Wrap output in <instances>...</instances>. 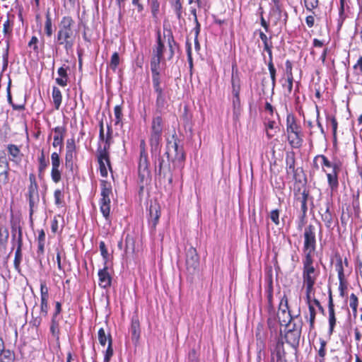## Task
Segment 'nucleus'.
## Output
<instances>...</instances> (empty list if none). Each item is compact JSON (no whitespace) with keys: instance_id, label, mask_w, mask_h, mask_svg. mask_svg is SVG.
I'll use <instances>...</instances> for the list:
<instances>
[{"instance_id":"22","label":"nucleus","mask_w":362,"mask_h":362,"mask_svg":"<svg viewBox=\"0 0 362 362\" xmlns=\"http://www.w3.org/2000/svg\"><path fill=\"white\" fill-rule=\"evenodd\" d=\"M255 337L257 341V346L258 350V358H261V353L266 348L267 333L264 330V325L261 322L258 323L256 327Z\"/></svg>"},{"instance_id":"56","label":"nucleus","mask_w":362,"mask_h":362,"mask_svg":"<svg viewBox=\"0 0 362 362\" xmlns=\"http://www.w3.org/2000/svg\"><path fill=\"white\" fill-rule=\"evenodd\" d=\"M320 348L317 351V354L320 357V362H325V357L326 356V346H327V341L322 338H320Z\"/></svg>"},{"instance_id":"5","label":"nucleus","mask_w":362,"mask_h":362,"mask_svg":"<svg viewBox=\"0 0 362 362\" xmlns=\"http://www.w3.org/2000/svg\"><path fill=\"white\" fill-rule=\"evenodd\" d=\"M287 140L293 148H299L303 143V132L300 122L293 113L286 115V120Z\"/></svg>"},{"instance_id":"59","label":"nucleus","mask_w":362,"mask_h":362,"mask_svg":"<svg viewBox=\"0 0 362 362\" xmlns=\"http://www.w3.org/2000/svg\"><path fill=\"white\" fill-rule=\"evenodd\" d=\"M267 302H268V311L272 312L274 310V306L273 303V288L272 284L269 285L267 290Z\"/></svg>"},{"instance_id":"35","label":"nucleus","mask_w":362,"mask_h":362,"mask_svg":"<svg viewBox=\"0 0 362 362\" xmlns=\"http://www.w3.org/2000/svg\"><path fill=\"white\" fill-rule=\"evenodd\" d=\"M37 173H38V177L40 178H42L45 175V172L47 169V168L49 165V161L47 158H46L45 153L44 152V150L42 149L40 152V154L37 157Z\"/></svg>"},{"instance_id":"29","label":"nucleus","mask_w":362,"mask_h":362,"mask_svg":"<svg viewBox=\"0 0 362 362\" xmlns=\"http://www.w3.org/2000/svg\"><path fill=\"white\" fill-rule=\"evenodd\" d=\"M107 264L98 271L99 286L103 288H107L111 286L112 277L107 271Z\"/></svg>"},{"instance_id":"25","label":"nucleus","mask_w":362,"mask_h":362,"mask_svg":"<svg viewBox=\"0 0 362 362\" xmlns=\"http://www.w3.org/2000/svg\"><path fill=\"white\" fill-rule=\"evenodd\" d=\"M286 174L293 175V179L297 182V169L296 168V153L293 151L287 152L286 154Z\"/></svg>"},{"instance_id":"48","label":"nucleus","mask_w":362,"mask_h":362,"mask_svg":"<svg viewBox=\"0 0 362 362\" xmlns=\"http://www.w3.org/2000/svg\"><path fill=\"white\" fill-rule=\"evenodd\" d=\"M23 243H17L16 245V250L15 252V257L13 260V264L16 270L20 271L21 267V263L22 261L23 254H22V247H23Z\"/></svg>"},{"instance_id":"2","label":"nucleus","mask_w":362,"mask_h":362,"mask_svg":"<svg viewBox=\"0 0 362 362\" xmlns=\"http://www.w3.org/2000/svg\"><path fill=\"white\" fill-rule=\"evenodd\" d=\"M302 279L303 286L305 289V298L308 300L310 296H315V285L320 274V269L317 264H315L314 257L302 259Z\"/></svg>"},{"instance_id":"21","label":"nucleus","mask_w":362,"mask_h":362,"mask_svg":"<svg viewBox=\"0 0 362 362\" xmlns=\"http://www.w3.org/2000/svg\"><path fill=\"white\" fill-rule=\"evenodd\" d=\"M66 127L65 125L57 126L52 129L54 133L52 146L54 148L59 147L61 152L64 146V140L66 134Z\"/></svg>"},{"instance_id":"15","label":"nucleus","mask_w":362,"mask_h":362,"mask_svg":"<svg viewBox=\"0 0 362 362\" xmlns=\"http://www.w3.org/2000/svg\"><path fill=\"white\" fill-rule=\"evenodd\" d=\"M11 168L9 160L7 159L6 153H0V189L6 187L11 182Z\"/></svg>"},{"instance_id":"28","label":"nucleus","mask_w":362,"mask_h":362,"mask_svg":"<svg viewBox=\"0 0 362 362\" xmlns=\"http://www.w3.org/2000/svg\"><path fill=\"white\" fill-rule=\"evenodd\" d=\"M328 313H329V334L332 335L334 332V329L336 325V316L334 311V304L332 298V293L329 295L328 300Z\"/></svg>"},{"instance_id":"49","label":"nucleus","mask_w":362,"mask_h":362,"mask_svg":"<svg viewBox=\"0 0 362 362\" xmlns=\"http://www.w3.org/2000/svg\"><path fill=\"white\" fill-rule=\"evenodd\" d=\"M52 96L55 110H58L62 105V94L61 90L56 86L52 88Z\"/></svg>"},{"instance_id":"46","label":"nucleus","mask_w":362,"mask_h":362,"mask_svg":"<svg viewBox=\"0 0 362 362\" xmlns=\"http://www.w3.org/2000/svg\"><path fill=\"white\" fill-rule=\"evenodd\" d=\"M44 31L45 34L47 37H50L52 36L54 29L52 23V20L51 18V14L49 11L46 13L45 15V21L44 25Z\"/></svg>"},{"instance_id":"41","label":"nucleus","mask_w":362,"mask_h":362,"mask_svg":"<svg viewBox=\"0 0 362 362\" xmlns=\"http://www.w3.org/2000/svg\"><path fill=\"white\" fill-rule=\"evenodd\" d=\"M296 201L300 204L301 214H307L308 211V199L309 196V191L304 189L299 196H297L295 192Z\"/></svg>"},{"instance_id":"62","label":"nucleus","mask_w":362,"mask_h":362,"mask_svg":"<svg viewBox=\"0 0 362 362\" xmlns=\"http://www.w3.org/2000/svg\"><path fill=\"white\" fill-rule=\"evenodd\" d=\"M99 248L100 251V255L104 260V264H107V262L109 259V253L104 241L100 242Z\"/></svg>"},{"instance_id":"44","label":"nucleus","mask_w":362,"mask_h":362,"mask_svg":"<svg viewBox=\"0 0 362 362\" xmlns=\"http://www.w3.org/2000/svg\"><path fill=\"white\" fill-rule=\"evenodd\" d=\"M98 337L100 344L102 346H105L106 344L110 343V341L112 342V337L109 331H105L104 328L101 327L98 329Z\"/></svg>"},{"instance_id":"9","label":"nucleus","mask_w":362,"mask_h":362,"mask_svg":"<svg viewBox=\"0 0 362 362\" xmlns=\"http://www.w3.org/2000/svg\"><path fill=\"white\" fill-rule=\"evenodd\" d=\"M149 160L148 153H139L138 162V176L139 184V194L144 191V187L150 184L151 180V171L149 170Z\"/></svg>"},{"instance_id":"12","label":"nucleus","mask_w":362,"mask_h":362,"mask_svg":"<svg viewBox=\"0 0 362 362\" xmlns=\"http://www.w3.org/2000/svg\"><path fill=\"white\" fill-rule=\"evenodd\" d=\"M277 317L281 326L300 319V311H298V313L296 315H291L286 294H284L280 300Z\"/></svg>"},{"instance_id":"17","label":"nucleus","mask_w":362,"mask_h":362,"mask_svg":"<svg viewBox=\"0 0 362 362\" xmlns=\"http://www.w3.org/2000/svg\"><path fill=\"white\" fill-rule=\"evenodd\" d=\"M186 269L190 274H194L199 267V256L196 248L190 247L186 253Z\"/></svg>"},{"instance_id":"7","label":"nucleus","mask_w":362,"mask_h":362,"mask_svg":"<svg viewBox=\"0 0 362 362\" xmlns=\"http://www.w3.org/2000/svg\"><path fill=\"white\" fill-rule=\"evenodd\" d=\"M316 232L317 228L313 224L310 223L305 227L303 233V258L314 257L317 248Z\"/></svg>"},{"instance_id":"43","label":"nucleus","mask_w":362,"mask_h":362,"mask_svg":"<svg viewBox=\"0 0 362 362\" xmlns=\"http://www.w3.org/2000/svg\"><path fill=\"white\" fill-rule=\"evenodd\" d=\"M354 82L362 86V56H360L356 63L353 66Z\"/></svg>"},{"instance_id":"54","label":"nucleus","mask_w":362,"mask_h":362,"mask_svg":"<svg viewBox=\"0 0 362 362\" xmlns=\"http://www.w3.org/2000/svg\"><path fill=\"white\" fill-rule=\"evenodd\" d=\"M124 103V101H122V103L120 105H117L114 107V115L115 117V124H119L122 122V118H123V107L122 105Z\"/></svg>"},{"instance_id":"20","label":"nucleus","mask_w":362,"mask_h":362,"mask_svg":"<svg viewBox=\"0 0 362 362\" xmlns=\"http://www.w3.org/2000/svg\"><path fill=\"white\" fill-rule=\"evenodd\" d=\"M49 288L45 281H40V314L43 317H47L49 312Z\"/></svg>"},{"instance_id":"38","label":"nucleus","mask_w":362,"mask_h":362,"mask_svg":"<svg viewBox=\"0 0 362 362\" xmlns=\"http://www.w3.org/2000/svg\"><path fill=\"white\" fill-rule=\"evenodd\" d=\"M164 37H167L168 42V59L171 60L175 54V49L176 47H178V44L175 40L173 33L170 30H168V35H164Z\"/></svg>"},{"instance_id":"60","label":"nucleus","mask_w":362,"mask_h":362,"mask_svg":"<svg viewBox=\"0 0 362 362\" xmlns=\"http://www.w3.org/2000/svg\"><path fill=\"white\" fill-rule=\"evenodd\" d=\"M120 62L118 52H115L111 57L110 62V67L112 71H116Z\"/></svg>"},{"instance_id":"6","label":"nucleus","mask_w":362,"mask_h":362,"mask_svg":"<svg viewBox=\"0 0 362 362\" xmlns=\"http://www.w3.org/2000/svg\"><path fill=\"white\" fill-rule=\"evenodd\" d=\"M165 47L160 30L157 32L156 43L153 47L150 65L152 76H160V64L164 62Z\"/></svg>"},{"instance_id":"50","label":"nucleus","mask_w":362,"mask_h":362,"mask_svg":"<svg viewBox=\"0 0 362 362\" xmlns=\"http://www.w3.org/2000/svg\"><path fill=\"white\" fill-rule=\"evenodd\" d=\"M15 352L10 349H4L0 352V362H15Z\"/></svg>"},{"instance_id":"36","label":"nucleus","mask_w":362,"mask_h":362,"mask_svg":"<svg viewBox=\"0 0 362 362\" xmlns=\"http://www.w3.org/2000/svg\"><path fill=\"white\" fill-rule=\"evenodd\" d=\"M230 100L232 103L233 119L238 121L243 110L240 95H230Z\"/></svg>"},{"instance_id":"63","label":"nucleus","mask_w":362,"mask_h":362,"mask_svg":"<svg viewBox=\"0 0 362 362\" xmlns=\"http://www.w3.org/2000/svg\"><path fill=\"white\" fill-rule=\"evenodd\" d=\"M304 6L307 11H313L318 8L319 0H303Z\"/></svg>"},{"instance_id":"18","label":"nucleus","mask_w":362,"mask_h":362,"mask_svg":"<svg viewBox=\"0 0 362 362\" xmlns=\"http://www.w3.org/2000/svg\"><path fill=\"white\" fill-rule=\"evenodd\" d=\"M51 179L53 182L59 183L62 180V161L59 153L52 152L51 154Z\"/></svg>"},{"instance_id":"51","label":"nucleus","mask_w":362,"mask_h":362,"mask_svg":"<svg viewBox=\"0 0 362 362\" xmlns=\"http://www.w3.org/2000/svg\"><path fill=\"white\" fill-rule=\"evenodd\" d=\"M54 204L61 208L65 206L64 194L62 189H56L54 192Z\"/></svg>"},{"instance_id":"23","label":"nucleus","mask_w":362,"mask_h":362,"mask_svg":"<svg viewBox=\"0 0 362 362\" xmlns=\"http://www.w3.org/2000/svg\"><path fill=\"white\" fill-rule=\"evenodd\" d=\"M231 95H240L241 80L236 64L232 66L231 73Z\"/></svg>"},{"instance_id":"10","label":"nucleus","mask_w":362,"mask_h":362,"mask_svg":"<svg viewBox=\"0 0 362 362\" xmlns=\"http://www.w3.org/2000/svg\"><path fill=\"white\" fill-rule=\"evenodd\" d=\"M163 120L160 115H155L151 121L149 144L151 151H156L162 140Z\"/></svg>"},{"instance_id":"19","label":"nucleus","mask_w":362,"mask_h":362,"mask_svg":"<svg viewBox=\"0 0 362 362\" xmlns=\"http://www.w3.org/2000/svg\"><path fill=\"white\" fill-rule=\"evenodd\" d=\"M39 187H28L25 197L29 203V217L33 221V216L40 202Z\"/></svg>"},{"instance_id":"40","label":"nucleus","mask_w":362,"mask_h":362,"mask_svg":"<svg viewBox=\"0 0 362 362\" xmlns=\"http://www.w3.org/2000/svg\"><path fill=\"white\" fill-rule=\"evenodd\" d=\"M14 21L8 17L3 24V34L7 43H8L13 37Z\"/></svg>"},{"instance_id":"4","label":"nucleus","mask_w":362,"mask_h":362,"mask_svg":"<svg viewBox=\"0 0 362 362\" xmlns=\"http://www.w3.org/2000/svg\"><path fill=\"white\" fill-rule=\"evenodd\" d=\"M343 168V162L337 156L332 160L323 157L322 171L326 175L327 185L332 192L337 191L339 186V175Z\"/></svg>"},{"instance_id":"16","label":"nucleus","mask_w":362,"mask_h":362,"mask_svg":"<svg viewBox=\"0 0 362 362\" xmlns=\"http://www.w3.org/2000/svg\"><path fill=\"white\" fill-rule=\"evenodd\" d=\"M335 269L337 272L338 279L340 285H342L346 281V274H350L352 272V268L349 264L347 257L343 259L340 255L336 256Z\"/></svg>"},{"instance_id":"64","label":"nucleus","mask_w":362,"mask_h":362,"mask_svg":"<svg viewBox=\"0 0 362 362\" xmlns=\"http://www.w3.org/2000/svg\"><path fill=\"white\" fill-rule=\"evenodd\" d=\"M173 9L176 13L177 19H180L182 17V6L181 4L180 0H173Z\"/></svg>"},{"instance_id":"32","label":"nucleus","mask_w":362,"mask_h":362,"mask_svg":"<svg viewBox=\"0 0 362 362\" xmlns=\"http://www.w3.org/2000/svg\"><path fill=\"white\" fill-rule=\"evenodd\" d=\"M276 339L273 348H271L272 355H274L276 358V361H281L285 356L284 345V341L279 337H275Z\"/></svg>"},{"instance_id":"26","label":"nucleus","mask_w":362,"mask_h":362,"mask_svg":"<svg viewBox=\"0 0 362 362\" xmlns=\"http://www.w3.org/2000/svg\"><path fill=\"white\" fill-rule=\"evenodd\" d=\"M322 221L325 223L327 229H333L332 225L334 217L330 211V204L327 202L324 207H321L319 211Z\"/></svg>"},{"instance_id":"58","label":"nucleus","mask_w":362,"mask_h":362,"mask_svg":"<svg viewBox=\"0 0 362 362\" xmlns=\"http://www.w3.org/2000/svg\"><path fill=\"white\" fill-rule=\"evenodd\" d=\"M267 326L269 329L270 330L271 337H272L273 334H274L275 337H278V325L275 319L269 317L267 319Z\"/></svg>"},{"instance_id":"14","label":"nucleus","mask_w":362,"mask_h":362,"mask_svg":"<svg viewBox=\"0 0 362 362\" xmlns=\"http://www.w3.org/2000/svg\"><path fill=\"white\" fill-rule=\"evenodd\" d=\"M110 149L102 148L101 145H99L97 148V159L99 164L100 174L103 177H107V169L112 171Z\"/></svg>"},{"instance_id":"57","label":"nucleus","mask_w":362,"mask_h":362,"mask_svg":"<svg viewBox=\"0 0 362 362\" xmlns=\"http://www.w3.org/2000/svg\"><path fill=\"white\" fill-rule=\"evenodd\" d=\"M257 32L258 33L259 38L263 43L264 47L273 45L272 36L268 37L266 35V32H264L262 30H257Z\"/></svg>"},{"instance_id":"30","label":"nucleus","mask_w":362,"mask_h":362,"mask_svg":"<svg viewBox=\"0 0 362 362\" xmlns=\"http://www.w3.org/2000/svg\"><path fill=\"white\" fill-rule=\"evenodd\" d=\"M62 320V317H53L51 316L49 332L54 339L59 344V336L61 333L60 329V322Z\"/></svg>"},{"instance_id":"42","label":"nucleus","mask_w":362,"mask_h":362,"mask_svg":"<svg viewBox=\"0 0 362 362\" xmlns=\"http://www.w3.org/2000/svg\"><path fill=\"white\" fill-rule=\"evenodd\" d=\"M7 100L8 103L11 105L13 110L24 111L25 110L26 98L23 97L20 104H16L13 102L11 93V82L8 83L7 87Z\"/></svg>"},{"instance_id":"3","label":"nucleus","mask_w":362,"mask_h":362,"mask_svg":"<svg viewBox=\"0 0 362 362\" xmlns=\"http://www.w3.org/2000/svg\"><path fill=\"white\" fill-rule=\"evenodd\" d=\"M181 141L177 137L175 132L170 138L166 141V151L165 154L168 161L173 164V170L182 169L185 161V153L183 146L180 144Z\"/></svg>"},{"instance_id":"1","label":"nucleus","mask_w":362,"mask_h":362,"mask_svg":"<svg viewBox=\"0 0 362 362\" xmlns=\"http://www.w3.org/2000/svg\"><path fill=\"white\" fill-rule=\"evenodd\" d=\"M78 34L79 29L75 20L71 16H64L58 23L54 45L56 47H62L69 53L73 49Z\"/></svg>"},{"instance_id":"33","label":"nucleus","mask_w":362,"mask_h":362,"mask_svg":"<svg viewBox=\"0 0 362 362\" xmlns=\"http://www.w3.org/2000/svg\"><path fill=\"white\" fill-rule=\"evenodd\" d=\"M346 12L350 11V6L346 3V1H339V17L337 18V30H339L345 20L348 16L346 14Z\"/></svg>"},{"instance_id":"39","label":"nucleus","mask_w":362,"mask_h":362,"mask_svg":"<svg viewBox=\"0 0 362 362\" xmlns=\"http://www.w3.org/2000/svg\"><path fill=\"white\" fill-rule=\"evenodd\" d=\"M68 69L69 66L65 65L58 69L57 74L59 75V77H57L55 79V81L59 86L62 87H65L67 86L69 81V76L67 74Z\"/></svg>"},{"instance_id":"37","label":"nucleus","mask_w":362,"mask_h":362,"mask_svg":"<svg viewBox=\"0 0 362 362\" xmlns=\"http://www.w3.org/2000/svg\"><path fill=\"white\" fill-rule=\"evenodd\" d=\"M312 297L313 296H310L309 300L305 298L306 303L308 306V315L305 316V319L309 322V327H310V331L314 329V328H315V318H316V315H317L315 308L313 306V305L312 304Z\"/></svg>"},{"instance_id":"31","label":"nucleus","mask_w":362,"mask_h":362,"mask_svg":"<svg viewBox=\"0 0 362 362\" xmlns=\"http://www.w3.org/2000/svg\"><path fill=\"white\" fill-rule=\"evenodd\" d=\"M11 229L12 241H16V243H23V230L19 220L11 221Z\"/></svg>"},{"instance_id":"61","label":"nucleus","mask_w":362,"mask_h":362,"mask_svg":"<svg viewBox=\"0 0 362 362\" xmlns=\"http://www.w3.org/2000/svg\"><path fill=\"white\" fill-rule=\"evenodd\" d=\"M114 354V350L112 347V342L110 341V343L107 344V347L105 351H103L104 362H110L111 360V358L112 357Z\"/></svg>"},{"instance_id":"52","label":"nucleus","mask_w":362,"mask_h":362,"mask_svg":"<svg viewBox=\"0 0 362 362\" xmlns=\"http://www.w3.org/2000/svg\"><path fill=\"white\" fill-rule=\"evenodd\" d=\"M132 337L138 339L140 335V323L137 317H133L131 323Z\"/></svg>"},{"instance_id":"27","label":"nucleus","mask_w":362,"mask_h":362,"mask_svg":"<svg viewBox=\"0 0 362 362\" xmlns=\"http://www.w3.org/2000/svg\"><path fill=\"white\" fill-rule=\"evenodd\" d=\"M275 16V20L274 21V25H277L278 22L282 21L284 24H286L288 21V13L283 8L281 3L274 4V7L270 12V16Z\"/></svg>"},{"instance_id":"11","label":"nucleus","mask_w":362,"mask_h":362,"mask_svg":"<svg viewBox=\"0 0 362 362\" xmlns=\"http://www.w3.org/2000/svg\"><path fill=\"white\" fill-rule=\"evenodd\" d=\"M285 326L284 338L287 344L292 347H296L299 344L303 322L301 318L292 322L284 325Z\"/></svg>"},{"instance_id":"24","label":"nucleus","mask_w":362,"mask_h":362,"mask_svg":"<svg viewBox=\"0 0 362 362\" xmlns=\"http://www.w3.org/2000/svg\"><path fill=\"white\" fill-rule=\"evenodd\" d=\"M6 150L9 157L8 160L16 165L20 164L23 157V153L21 152L20 146L13 144H8L6 146Z\"/></svg>"},{"instance_id":"13","label":"nucleus","mask_w":362,"mask_h":362,"mask_svg":"<svg viewBox=\"0 0 362 362\" xmlns=\"http://www.w3.org/2000/svg\"><path fill=\"white\" fill-rule=\"evenodd\" d=\"M152 84L156 94V114L160 115L167 106V100L163 88L161 87L160 76H152Z\"/></svg>"},{"instance_id":"53","label":"nucleus","mask_w":362,"mask_h":362,"mask_svg":"<svg viewBox=\"0 0 362 362\" xmlns=\"http://www.w3.org/2000/svg\"><path fill=\"white\" fill-rule=\"evenodd\" d=\"M267 65H268V69L269 71L270 78H271V81H272V83H271L272 94H273L274 89L276 86V70L274 63H270V64H267Z\"/></svg>"},{"instance_id":"8","label":"nucleus","mask_w":362,"mask_h":362,"mask_svg":"<svg viewBox=\"0 0 362 362\" xmlns=\"http://www.w3.org/2000/svg\"><path fill=\"white\" fill-rule=\"evenodd\" d=\"M100 199L99 200L100 211L106 221H110V196L112 189L110 182L107 180L100 181Z\"/></svg>"},{"instance_id":"34","label":"nucleus","mask_w":362,"mask_h":362,"mask_svg":"<svg viewBox=\"0 0 362 362\" xmlns=\"http://www.w3.org/2000/svg\"><path fill=\"white\" fill-rule=\"evenodd\" d=\"M148 211H149V218H148L149 223H151V225L153 228H156V225L158 223V221H159V218H160V216L161 214L159 205L157 204H151L149 206Z\"/></svg>"},{"instance_id":"45","label":"nucleus","mask_w":362,"mask_h":362,"mask_svg":"<svg viewBox=\"0 0 362 362\" xmlns=\"http://www.w3.org/2000/svg\"><path fill=\"white\" fill-rule=\"evenodd\" d=\"M37 255L38 257H42L45 253V232L43 229L38 230V236L37 238Z\"/></svg>"},{"instance_id":"55","label":"nucleus","mask_w":362,"mask_h":362,"mask_svg":"<svg viewBox=\"0 0 362 362\" xmlns=\"http://www.w3.org/2000/svg\"><path fill=\"white\" fill-rule=\"evenodd\" d=\"M112 129L111 125L107 124V132L106 134H105V144H103V146L102 148H110L111 144L112 143Z\"/></svg>"},{"instance_id":"47","label":"nucleus","mask_w":362,"mask_h":362,"mask_svg":"<svg viewBox=\"0 0 362 362\" xmlns=\"http://www.w3.org/2000/svg\"><path fill=\"white\" fill-rule=\"evenodd\" d=\"M77 158V151H66L64 156L65 167L70 171H73L74 160Z\"/></svg>"}]
</instances>
